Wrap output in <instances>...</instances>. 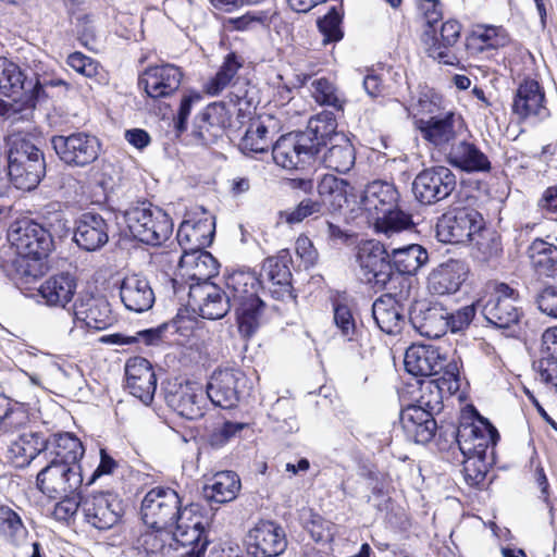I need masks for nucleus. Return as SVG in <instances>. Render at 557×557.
Returning a JSON list of instances; mask_svg holds the SVG:
<instances>
[{
  "instance_id": "obj_1",
  "label": "nucleus",
  "mask_w": 557,
  "mask_h": 557,
  "mask_svg": "<svg viewBox=\"0 0 557 557\" xmlns=\"http://www.w3.org/2000/svg\"><path fill=\"white\" fill-rule=\"evenodd\" d=\"M140 516L151 529L175 530L184 546L199 540L205 518L197 505L182 506L176 491L157 486L146 493L141 500Z\"/></svg>"
},
{
  "instance_id": "obj_2",
  "label": "nucleus",
  "mask_w": 557,
  "mask_h": 557,
  "mask_svg": "<svg viewBox=\"0 0 557 557\" xmlns=\"http://www.w3.org/2000/svg\"><path fill=\"white\" fill-rule=\"evenodd\" d=\"M497 430L484 418L475 422L461 423L457 430V443L465 456L462 474L469 486H480L487 473L486 450L496 444Z\"/></svg>"
},
{
  "instance_id": "obj_3",
  "label": "nucleus",
  "mask_w": 557,
  "mask_h": 557,
  "mask_svg": "<svg viewBox=\"0 0 557 557\" xmlns=\"http://www.w3.org/2000/svg\"><path fill=\"white\" fill-rule=\"evenodd\" d=\"M261 281L249 271H235L225 282V293L237 317L239 332L251 336L259 326L263 302L258 296Z\"/></svg>"
},
{
  "instance_id": "obj_4",
  "label": "nucleus",
  "mask_w": 557,
  "mask_h": 557,
  "mask_svg": "<svg viewBox=\"0 0 557 557\" xmlns=\"http://www.w3.org/2000/svg\"><path fill=\"white\" fill-rule=\"evenodd\" d=\"M8 145V170L11 183L17 189H34L46 172L44 153L27 136L22 134H11Z\"/></svg>"
},
{
  "instance_id": "obj_5",
  "label": "nucleus",
  "mask_w": 557,
  "mask_h": 557,
  "mask_svg": "<svg viewBox=\"0 0 557 557\" xmlns=\"http://www.w3.org/2000/svg\"><path fill=\"white\" fill-rule=\"evenodd\" d=\"M124 221L136 239L151 246L161 245L173 232L170 215L149 202L137 203L126 209Z\"/></svg>"
},
{
  "instance_id": "obj_6",
  "label": "nucleus",
  "mask_w": 557,
  "mask_h": 557,
  "mask_svg": "<svg viewBox=\"0 0 557 557\" xmlns=\"http://www.w3.org/2000/svg\"><path fill=\"white\" fill-rule=\"evenodd\" d=\"M518 293L507 284H496L482 301L481 311L485 320L498 329H515L522 315L517 306Z\"/></svg>"
},
{
  "instance_id": "obj_7",
  "label": "nucleus",
  "mask_w": 557,
  "mask_h": 557,
  "mask_svg": "<svg viewBox=\"0 0 557 557\" xmlns=\"http://www.w3.org/2000/svg\"><path fill=\"white\" fill-rule=\"evenodd\" d=\"M51 145L63 163L78 168L95 162L101 149L99 139L86 132L55 135L51 138Z\"/></svg>"
},
{
  "instance_id": "obj_8",
  "label": "nucleus",
  "mask_w": 557,
  "mask_h": 557,
  "mask_svg": "<svg viewBox=\"0 0 557 557\" xmlns=\"http://www.w3.org/2000/svg\"><path fill=\"white\" fill-rule=\"evenodd\" d=\"M484 226L482 214L472 208H457L443 214L436 223V237L442 243L462 244L472 239Z\"/></svg>"
},
{
  "instance_id": "obj_9",
  "label": "nucleus",
  "mask_w": 557,
  "mask_h": 557,
  "mask_svg": "<svg viewBox=\"0 0 557 557\" xmlns=\"http://www.w3.org/2000/svg\"><path fill=\"white\" fill-rule=\"evenodd\" d=\"M82 482L81 466H67L57 461H49L36 476V487L53 499L73 494Z\"/></svg>"
},
{
  "instance_id": "obj_10",
  "label": "nucleus",
  "mask_w": 557,
  "mask_h": 557,
  "mask_svg": "<svg viewBox=\"0 0 557 557\" xmlns=\"http://www.w3.org/2000/svg\"><path fill=\"white\" fill-rule=\"evenodd\" d=\"M357 263L368 284L384 288L393 280L389 248L380 242H363L358 248Z\"/></svg>"
},
{
  "instance_id": "obj_11",
  "label": "nucleus",
  "mask_w": 557,
  "mask_h": 557,
  "mask_svg": "<svg viewBox=\"0 0 557 557\" xmlns=\"http://www.w3.org/2000/svg\"><path fill=\"white\" fill-rule=\"evenodd\" d=\"M248 379L238 369L225 368L215 370L208 382L206 394L208 399L223 409L234 408L246 392Z\"/></svg>"
},
{
  "instance_id": "obj_12",
  "label": "nucleus",
  "mask_w": 557,
  "mask_h": 557,
  "mask_svg": "<svg viewBox=\"0 0 557 557\" xmlns=\"http://www.w3.org/2000/svg\"><path fill=\"white\" fill-rule=\"evenodd\" d=\"M81 510L86 522L98 530L113 528L124 513L122 500L110 492L90 493L81 497Z\"/></svg>"
},
{
  "instance_id": "obj_13",
  "label": "nucleus",
  "mask_w": 557,
  "mask_h": 557,
  "mask_svg": "<svg viewBox=\"0 0 557 557\" xmlns=\"http://www.w3.org/2000/svg\"><path fill=\"white\" fill-rule=\"evenodd\" d=\"M8 237L12 248L16 249L18 253L35 258H46L52 247L49 232L30 220H22L12 224Z\"/></svg>"
},
{
  "instance_id": "obj_14",
  "label": "nucleus",
  "mask_w": 557,
  "mask_h": 557,
  "mask_svg": "<svg viewBox=\"0 0 557 557\" xmlns=\"http://www.w3.org/2000/svg\"><path fill=\"white\" fill-rule=\"evenodd\" d=\"M456 187L455 174L446 166H433L419 173L412 184L416 198L425 205L447 198Z\"/></svg>"
},
{
  "instance_id": "obj_15",
  "label": "nucleus",
  "mask_w": 557,
  "mask_h": 557,
  "mask_svg": "<svg viewBox=\"0 0 557 557\" xmlns=\"http://www.w3.org/2000/svg\"><path fill=\"white\" fill-rule=\"evenodd\" d=\"M272 154L274 162L286 170L304 168L318 156L310 139L300 133L281 136L273 146Z\"/></svg>"
},
{
  "instance_id": "obj_16",
  "label": "nucleus",
  "mask_w": 557,
  "mask_h": 557,
  "mask_svg": "<svg viewBox=\"0 0 557 557\" xmlns=\"http://www.w3.org/2000/svg\"><path fill=\"white\" fill-rule=\"evenodd\" d=\"M286 547L285 531L273 521H260L247 534V549L252 557H276Z\"/></svg>"
},
{
  "instance_id": "obj_17",
  "label": "nucleus",
  "mask_w": 557,
  "mask_h": 557,
  "mask_svg": "<svg viewBox=\"0 0 557 557\" xmlns=\"http://www.w3.org/2000/svg\"><path fill=\"white\" fill-rule=\"evenodd\" d=\"M183 73L173 64L149 66L138 78V86L147 96L158 99L173 95L181 86Z\"/></svg>"
},
{
  "instance_id": "obj_18",
  "label": "nucleus",
  "mask_w": 557,
  "mask_h": 557,
  "mask_svg": "<svg viewBox=\"0 0 557 557\" xmlns=\"http://www.w3.org/2000/svg\"><path fill=\"white\" fill-rule=\"evenodd\" d=\"M165 399L181 417L195 420L203 416L208 397L199 383L185 382L174 385Z\"/></svg>"
},
{
  "instance_id": "obj_19",
  "label": "nucleus",
  "mask_w": 557,
  "mask_h": 557,
  "mask_svg": "<svg viewBox=\"0 0 557 557\" xmlns=\"http://www.w3.org/2000/svg\"><path fill=\"white\" fill-rule=\"evenodd\" d=\"M189 305L209 320L223 318L232 308L225 290L210 282L190 286Z\"/></svg>"
},
{
  "instance_id": "obj_20",
  "label": "nucleus",
  "mask_w": 557,
  "mask_h": 557,
  "mask_svg": "<svg viewBox=\"0 0 557 557\" xmlns=\"http://www.w3.org/2000/svg\"><path fill=\"white\" fill-rule=\"evenodd\" d=\"M459 119L451 112L442 115L430 116L428 120L419 117L416 127L422 137L440 150L450 149L457 139V124Z\"/></svg>"
},
{
  "instance_id": "obj_21",
  "label": "nucleus",
  "mask_w": 557,
  "mask_h": 557,
  "mask_svg": "<svg viewBox=\"0 0 557 557\" xmlns=\"http://www.w3.org/2000/svg\"><path fill=\"white\" fill-rule=\"evenodd\" d=\"M126 387L145 405L152 401L157 379L150 362L143 357L131 358L125 364Z\"/></svg>"
},
{
  "instance_id": "obj_22",
  "label": "nucleus",
  "mask_w": 557,
  "mask_h": 557,
  "mask_svg": "<svg viewBox=\"0 0 557 557\" xmlns=\"http://www.w3.org/2000/svg\"><path fill=\"white\" fill-rule=\"evenodd\" d=\"M446 355L433 345H413L406 350L405 368L416 376L441 374L445 366Z\"/></svg>"
},
{
  "instance_id": "obj_23",
  "label": "nucleus",
  "mask_w": 557,
  "mask_h": 557,
  "mask_svg": "<svg viewBox=\"0 0 557 557\" xmlns=\"http://www.w3.org/2000/svg\"><path fill=\"white\" fill-rule=\"evenodd\" d=\"M469 273L462 260L449 259L435 268L428 277V288L435 295H449L459 290Z\"/></svg>"
},
{
  "instance_id": "obj_24",
  "label": "nucleus",
  "mask_w": 557,
  "mask_h": 557,
  "mask_svg": "<svg viewBox=\"0 0 557 557\" xmlns=\"http://www.w3.org/2000/svg\"><path fill=\"white\" fill-rule=\"evenodd\" d=\"M512 111L521 119L544 120L549 115L545 106V94L534 79H525L517 88Z\"/></svg>"
},
{
  "instance_id": "obj_25",
  "label": "nucleus",
  "mask_w": 557,
  "mask_h": 557,
  "mask_svg": "<svg viewBox=\"0 0 557 557\" xmlns=\"http://www.w3.org/2000/svg\"><path fill=\"white\" fill-rule=\"evenodd\" d=\"M292 258L288 250H281L276 256L264 260L261 276L262 282L273 295L280 299L290 292L292 272L289 264Z\"/></svg>"
},
{
  "instance_id": "obj_26",
  "label": "nucleus",
  "mask_w": 557,
  "mask_h": 557,
  "mask_svg": "<svg viewBox=\"0 0 557 557\" xmlns=\"http://www.w3.org/2000/svg\"><path fill=\"white\" fill-rule=\"evenodd\" d=\"M120 298L125 308L136 313L148 311L156 297L148 278L141 274L126 275L120 284Z\"/></svg>"
},
{
  "instance_id": "obj_27",
  "label": "nucleus",
  "mask_w": 557,
  "mask_h": 557,
  "mask_svg": "<svg viewBox=\"0 0 557 557\" xmlns=\"http://www.w3.org/2000/svg\"><path fill=\"white\" fill-rule=\"evenodd\" d=\"M39 453H44L49 461L79 466L78 461L85 450L78 437L72 433H59L49 436Z\"/></svg>"
},
{
  "instance_id": "obj_28",
  "label": "nucleus",
  "mask_w": 557,
  "mask_h": 557,
  "mask_svg": "<svg viewBox=\"0 0 557 557\" xmlns=\"http://www.w3.org/2000/svg\"><path fill=\"white\" fill-rule=\"evenodd\" d=\"M41 85L38 79H28L20 67L5 58H0V91L9 97H16L21 94L37 98Z\"/></svg>"
},
{
  "instance_id": "obj_29",
  "label": "nucleus",
  "mask_w": 557,
  "mask_h": 557,
  "mask_svg": "<svg viewBox=\"0 0 557 557\" xmlns=\"http://www.w3.org/2000/svg\"><path fill=\"white\" fill-rule=\"evenodd\" d=\"M108 232L109 226L101 215L84 213L76 223L74 240L86 251H95L108 243Z\"/></svg>"
},
{
  "instance_id": "obj_30",
  "label": "nucleus",
  "mask_w": 557,
  "mask_h": 557,
  "mask_svg": "<svg viewBox=\"0 0 557 557\" xmlns=\"http://www.w3.org/2000/svg\"><path fill=\"white\" fill-rule=\"evenodd\" d=\"M73 317L87 327L104 330L111 325L113 318L109 302L100 297L84 296L78 298L73 308Z\"/></svg>"
},
{
  "instance_id": "obj_31",
  "label": "nucleus",
  "mask_w": 557,
  "mask_h": 557,
  "mask_svg": "<svg viewBox=\"0 0 557 557\" xmlns=\"http://www.w3.org/2000/svg\"><path fill=\"white\" fill-rule=\"evenodd\" d=\"M400 423L406 436L419 444L429 443L437 429L433 413L410 405L401 411Z\"/></svg>"
},
{
  "instance_id": "obj_32",
  "label": "nucleus",
  "mask_w": 557,
  "mask_h": 557,
  "mask_svg": "<svg viewBox=\"0 0 557 557\" xmlns=\"http://www.w3.org/2000/svg\"><path fill=\"white\" fill-rule=\"evenodd\" d=\"M399 201V193L393 183L386 181H373L369 183L362 194V208L374 218L391 208H396Z\"/></svg>"
},
{
  "instance_id": "obj_33",
  "label": "nucleus",
  "mask_w": 557,
  "mask_h": 557,
  "mask_svg": "<svg viewBox=\"0 0 557 557\" xmlns=\"http://www.w3.org/2000/svg\"><path fill=\"white\" fill-rule=\"evenodd\" d=\"M178 546L185 547L171 529L148 530L136 540V548L147 557H171Z\"/></svg>"
},
{
  "instance_id": "obj_34",
  "label": "nucleus",
  "mask_w": 557,
  "mask_h": 557,
  "mask_svg": "<svg viewBox=\"0 0 557 557\" xmlns=\"http://www.w3.org/2000/svg\"><path fill=\"white\" fill-rule=\"evenodd\" d=\"M231 123V114L223 102L212 103L201 113L195 127L196 136L206 145L221 137Z\"/></svg>"
},
{
  "instance_id": "obj_35",
  "label": "nucleus",
  "mask_w": 557,
  "mask_h": 557,
  "mask_svg": "<svg viewBox=\"0 0 557 557\" xmlns=\"http://www.w3.org/2000/svg\"><path fill=\"white\" fill-rule=\"evenodd\" d=\"M461 25L455 20H448L442 24L438 33H434L432 44L428 48L429 55L440 63L455 65L458 58L454 47L458 42Z\"/></svg>"
},
{
  "instance_id": "obj_36",
  "label": "nucleus",
  "mask_w": 557,
  "mask_h": 557,
  "mask_svg": "<svg viewBox=\"0 0 557 557\" xmlns=\"http://www.w3.org/2000/svg\"><path fill=\"white\" fill-rule=\"evenodd\" d=\"M214 221L205 218L198 221H183L177 231V242L185 252L202 250L212 242Z\"/></svg>"
},
{
  "instance_id": "obj_37",
  "label": "nucleus",
  "mask_w": 557,
  "mask_h": 557,
  "mask_svg": "<svg viewBox=\"0 0 557 557\" xmlns=\"http://www.w3.org/2000/svg\"><path fill=\"white\" fill-rule=\"evenodd\" d=\"M325 168L338 173H347L355 164V148L346 135H333L330 144L318 154Z\"/></svg>"
},
{
  "instance_id": "obj_38",
  "label": "nucleus",
  "mask_w": 557,
  "mask_h": 557,
  "mask_svg": "<svg viewBox=\"0 0 557 557\" xmlns=\"http://www.w3.org/2000/svg\"><path fill=\"white\" fill-rule=\"evenodd\" d=\"M77 288V281L71 273H59L48 277L38 293L50 307L65 308L72 301Z\"/></svg>"
},
{
  "instance_id": "obj_39",
  "label": "nucleus",
  "mask_w": 557,
  "mask_h": 557,
  "mask_svg": "<svg viewBox=\"0 0 557 557\" xmlns=\"http://www.w3.org/2000/svg\"><path fill=\"white\" fill-rule=\"evenodd\" d=\"M447 160L466 172H487L491 170L488 157L473 143L460 140L451 145Z\"/></svg>"
},
{
  "instance_id": "obj_40",
  "label": "nucleus",
  "mask_w": 557,
  "mask_h": 557,
  "mask_svg": "<svg viewBox=\"0 0 557 557\" xmlns=\"http://www.w3.org/2000/svg\"><path fill=\"white\" fill-rule=\"evenodd\" d=\"M372 317L377 327L388 335L400 333L406 324L401 306L391 295L382 296L373 302Z\"/></svg>"
},
{
  "instance_id": "obj_41",
  "label": "nucleus",
  "mask_w": 557,
  "mask_h": 557,
  "mask_svg": "<svg viewBox=\"0 0 557 557\" xmlns=\"http://www.w3.org/2000/svg\"><path fill=\"white\" fill-rule=\"evenodd\" d=\"M547 236L545 239L535 238L528 248L530 262L535 272L541 276H557V239L550 240Z\"/></svg>"
},
{
  "instance_id": "obj_42",
  "label": "nucleus",
  "mask_w": 557,
  "mask_h": 557,
  "mask_svg": "<svg viewBox=\"0 0 557 557\" xmlns=\"http://www.w3.org/2000/svg\"><path fill=\"white\" fill-rule=\"evenodd\" d=\"M446 312L443 309L416 306L410 312V323L422 335L440 338L447 333Z\"/></svg>"
},
{
  "instance_id": "obj_43",
  "label": "nucleus",
  "mask_w": 557,
  "mask_h": 557,
  "mask_svg": "<svg viewBox=\"0 0 557 557\" xmlns=\"http://www.w3.org/2000/svg\"><path fill=\"white\" fill-rule=\"evenodd\" d=\"M389 248V261L400 274H414L429 260L428 251L418 244Z\"/></svg>"
},
{
  "instance_id": "obj_44",
  "label": "nucleus",
  "mask_w": 557,
  "mask_h": 557,
  "mask_svg": "<svg viewBox=\"0 0 557 557\" xmlns=\"http://www.w3.org/2000/svg\"><path fill=\"white\" fill-rule=\"evenodd\" d=\"M239 490V476L233 471H221L205 485L203 496L210 502L224 504L235 499Z\"/></svg>"
},
{
  "instance_id": "obj_45",
  "label": "nucleus",
  "mask_w": 557,
  "mask_h": 557,
  "mask_svg": "<svg viewBox=\"0 0 557 557\" xmlns=\"http://www.w3.org/2000/svg\"><path fill=\"white\" fill-rule=\"evenodd\" d=\"M41 259L18 253L11 247L8 257L0 262V268L11 280L35 278L41 273Z\"/></svg>"
},
{
  "instance_id": "obj_46",
  "label": "nucleus",
  "mask_w": 557,
  "mask_h": 557,
  "mask_svg": "<svg viewBox=\"0 0 557 557\" xmlns=\"http://www.w3.org/2000/svg\"><path fill=\"white\" fill-rule=\"evenodd\" d=\"M242 66L239 58L233 52L228 53L215 75L205 84V91L210 96H218L226 88H237V73Z\"/></svg>"
},
{
  "instance_id": "obj_47",
  "label": "nucleus",
  "mask_w": 557,
  "mask_h": 557,
  "mask_svg": "<svg viewBox=\"0 0 557 557\" xmlns=\"http://www.w3.org/2000/svg\"><path fill=\"white\" fill-rule=\"evenodd\" d=\"M336 121L330 114H319L309 120L307 129L300 132L301 136H307L318 154L322 152V147L330 144V137L333 135H344L336 133Z\"/></svg>"
},
{
  "instance_id": "obj_48",
  "label": "nucleus",
  "mask_w": 557,
  "mask_h": 557,
  "mask_svg": "<svg viewBox=\"0 0 557 557\" xmlns=\"http://www.w3.org/2000/svg\"><path fill=\"white\" fill-rule=\"evenodd\" d=\"M181 263L190 270V276L199 281L209 282V278L218 273V262L213 256L202 250L185 252Z\"/></svg>"
},
{
  "instance_id": "obj_49",
  "label": "nucleus",
  "mask_w": 557,
  "mask_h": 557,
  "mask_svg": "<svg viewBox=\"0 0 557 557\" xmlns=\"http://www.w3.org/2000/svg\"><path fill=\"white\" fill-rule=\"evenodd\" d=\"M347 187L348 183L345 180L325 174L318 184L321 202L329 203L332 211L342 209L347 201Z\"/></svg>"
},
{
  "instance_id": "obj_50",
  "label": "nucleus",
  "mask_w": 557,
  "mask_h": 557,
  "mask_svg": "<svg viewBox=\"0 0 557 557\" xmlns=\"http://www.w3.org/2000/svg\"><path fill=\"white\" fill-rule=\"evenodd\" d=\"M374 230L386 237H392L413 226L412 216L398 206L374 218Z\"/></svg>"
},
{
  "instance_id": "obj_51",
  "label": "nucleus",
  "mask_w": 557,
  "mask_h": 557,
  "mask_svg": "<svg viewBox=\"0 0 557 557\" xmlns=\"http://www.w3.org/2000/svg\"><path fill=\"white\" fill-rule=\"evenodd\" d=\"M444 386L433 380L420 384V395L412 407L423 409L425 412L438 413L443 408Z\"/></svg>"
},
{
  "instance_id": "obj_52",
  "label": "nucleus",
  "mask_w": 557,
  "mask_h": 557,
  "mask_svg": "<svg viewBox=\"0 0 557 557\" xmlns=\"http://www.w3.org/2000/svg\"><path fill=\"white\" fill-rule=\"evenodd\" d=\"M270 146L271 140L268 138V128L259 121L251 122L240 140V149L243 152H265Z\"/></svg>"
},
{
  "instance_id": "obj_53",
  "label": "nucleus",
  "mask_w": 557,
  "mask_h": 557,
  "mask_svg": "<svg viewBox=\"0 0 557 557\" xmlns=\"http://www.w3.org/2000/svg\"><path fill=\"white\" fill-rule=\"evenodd\" d=\"M312 96L317 102L323 106L332 107L336 110H343L345 99L335 85L324 78H315L311 82Z\"/></svg>"
},
{
  "instance_id": "obj_54",
  "label": "nucleus",
  "mask_w": 557,
  "mask_h": 557,
  "mask_svg": "<svg viewBox=\"0 0 557 557\" xmlns=\"http://www.w3.org/2000/svg\"><path fill=\"white\" fill-rule=\"evenodd\" d=\"M322 212L323 203L320 200L305 198L295 208L281 211L280 220L293 225L308 218H317Z\"/></svg>"
},
{
  "instance_id": "obj_55",
  "label": "nucleus",
  "mask_w": 557,
  "mask_h": 557,
  "mask_svg": "<svg viewBox=\"0 0 557 557\" xmlns=\"http://www.w3.org/2000/svg\"><path fill=\"white\" fill-rule=\"evenodd\" d=\"M507 42L505 32L495 26L478 27L469 38L468 46H475L478 49L498 48Z\"/></svg>"
},
{
  "instance_id": "obj_56",
  "label": "nucleus",
  "mask_w": 557,
  "mask_h": 557,
  "mask_svg": "<svg viewBox=\"0 0 557 557\" xmlns=\"http://www.w3.org/2000/svg\"><path fill=\"white\" fill-rule=\"evenodd\" d=\"M275 15L276 11L274 9L253 10L235 18L233 24L237 30L257 29L259 27L268 28Z\"/></svg>"
},
{
  "instance_id": "obj_57",
  "label": "nucleus",
  "mask_w": 557,
  "mask_h": 557,
  "mask_svg": "<svg viewBox=\"0 0 557 557\" xmlns=\"http://www.w3.org/2000/svg\"><path fill=\"white\" fill-rule=\"evenodd\" d=\"M342 15L335 7L318 21V27L323 36L324 45L339 41L343 38L341 29Z\"/></svg>"
},
{
  "instance_id": "obj_58",
  "label": "nucleus",
  "mask_w": 557,
  "mask_h": 557,
  "mask_svg": "<svg viewBox=\"0 0 557 557\" xmlns=\"http://www.w3.org/2000/svg\"><path fill=\"white\" fill-rule=\"evenodd\" d=\"M0 531L11 540L21 539L26 534L21 517L9 506H0Z\"/></svg>"
},
{
  "instance_id": "obj_59",
  "label": "nucleus",
  "mask_w": 557,
  "mask_h": 557,
  "mask_svg": "<svg viewBox=\"0 0 557 557\" xmlns=\"http://www.w3.org/2000/svg\"><path fill=\"white\" fill-rule=\"evenodd\" d=\"M475 306H465L454 312H446L445 320L447 322V331L459 333L469 327L475 317Z\"/></svg>"
},
{
  "instance_id": "obj_60",
  "label": "nucleus",
  "mask_w": 557,
  "mask_h": 557,
  "mask_svg": "<svg viewBox=\"0 0 557 557\" xmlns=\"http://www.w3.org/2000/svg\"><path fill=\"white\" fill-rule=\"evenodd\" d=\"M306 529L315 542H326L333 537L334 524L323 517L312 513L306 523Z\"/></svg>"
},
{
  "instance_id": "obj_61",
  "label": "nucleus",
  "mask_w": 557,
  "mask_h": 557,
  "mask_svg": "<svg viewBox=\"0 0 557 557\" xmlns=\"http://www.w3.org/2000/svg\"><path fill=\"white\" fill-rule=\"evenodd\" d=\"M362 84L366 92L371 98L385 97L392 92L391 86L384 79V74L374 71L364 76Z\"/></svg>"
},
{
  "instance_id": "obj_62",
  "label": "nucleus",
  "mask_w": 557,
  "mask_h": 557,
  "mask_svg": "<svg viewBox=\"0 0 557 557\" xmlns=\"http://www.w3.org/2000/svg\"><path fill=\"white\" fill-rule=\"evenodd\" d=\"M334 321L342 335L351 341L356 331V324L350 309L345 305L336 306L334 309Z\"/></svg>"
},
{
  "instance_id": "obj_63",
  "label": "nucleus",
  "mask_w": 557,
  "mask_h": 557,
  "mask_svg": "<svg viewBox=\"0 0 557 557\" xmlns=\"http://www.w3.org/2000/svg\"><path fill=\"white\" fill-rule=\"evenodd\" d=\"M67 65L77 73L92 77L98 72V63L82 52H73L67 57Z\"/></svg>"
},
{
  "instance_id": "obj_64",
  "label": "nucleus",
  "mask_w": 557,
  "mask_h": 557,
  "mask_svg": "<svg viewBox=\"0 0 557 557\" xmlns=\"http://www.w3.org/2000/svg\"><path fill=\"white\" fill-rule=\"evenodd\" d=\"M536 302L543 313L557 319V285L544 287L537 295Z\"/></svg>"
}]
</instances>
